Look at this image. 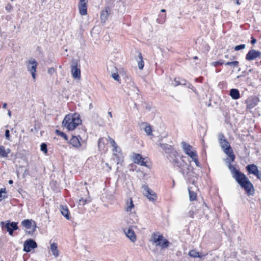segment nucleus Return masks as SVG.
I'll return each mask as SVG.
<instances>
[{"mask_svg":"<svg viewBox=\"0 0 261 261\" xmlns=\"http://www.w3.org/2000/svg\"><path fill=\"white\" fill-rule=\"evenodd\" d=\"M81 123L80 116L74 114L73 115H67L62 122V124L68 130H72Z\"/></svg>","mask_w":261,"mask_h":261,"instance_id":"1","label":"nucleus"},{"mask_svg":"<svg viewBox=\"0 0 261 261\" xmlns=\"http://www.w3.org/2000/svg\"><path fill=\"white\" fill-rule=\"evenodd\" d=\"M235 179L240 187L243 189L249 195L254 194V189L253 185L244 173L241 174Z\"/></svg>","mask_w":261,"mask_h":261,"instance_id":"2","label":"nucleus"},{"mask_svg":"<svg viewBox=\"0 0 261 261\" xmlns=\"http://www.w3.org/2000/svg\"><path fill=\"white\" fill-rule=\"evenodd\" d=\"M152 244H155L157 246H160L161 248H166L169 246V241L164 238L162 235L153 233L150 240Z\"/></svg>","mask_w":261,"mask_h":261,"instance_id":"3","label":"nucleus"},{"mask_svg":"<svg viewBox=\"0 0 261 261\" xmlns=\"http://www.w3.org/2000/svg\"><path fill=\"white\" fill-rule=\"evenodd\" d=\"M134 208V204L132 198H128L127 199L125 205L124 207V210L127 212L130 213V216L133 217L135 216V213H133V210ZM138 221V219L137 217H135L134 220H132V222L129 221L128 222L129 224H133L137 223Z\"/></svg>","mask_w":261,"mask_h":261,"instance_id":"4","label":"nucleus"},{"mask_svg":"<svg viewBox=\"0 0 261 261\" xmlns=\"http://www.w3.org/2000/svg\"><path fill=\"white\" fill-rule=\"evenodd\" d=\"M71 72L72 76L76 79L81 78V69L80 65L77 60L73 59L72 60L71 65Z\"/></svg>","mask_w":261,"mask_h":261,"instance_id":"5","label":"nucleus"},{"mask_svg":"<svg viewBox=\"0 0 261 261\" xmlns=\"http://www.w3.org/2000/svg\"><path fill=\"white\" fill-rule=\"evenodd\" d=\"M1 225L3 228H5L10 236H13V231L18 229L17 223L15 222H10V221H7L5 223L1 222Z\"/></svg>","mask_w":261,"mask_h":261,"instance_id":"6","label":"nucleus"},{"mask_svg":"<svg viewBox=\"0 0 261 261\" xmlns=\"http://www.w3.org/2000/svg\"><path fill=\"white\" fill-rule=\"evenodd\" d=\"M175 160L173 163L174 166L177 167L179 169V172L182 174H186L185 172V168H188V164L186 163L182 159L181 157H179L178 159H175Z\"/></svg>","mask_w":261,"mask_h":261,"instance_id":"7","label":"nucleus"},{"mask_svg":"<svg viewBox=\"0 0 261 261\" xmlns=\"http://www.w3.org/2000/svg\"><path fill=\"white\" fill-rule=\"evenodd\" d=\"M23 250L27 252H30L32 249L37 247V243L32 239L25 241L23 244Z\"/></svg>","mask_w":261,"mask_h":261,"instance_id":"8","label":"nucleus"},{"mask_svg":"<svg viewBox=\"0 0 261 261\" xmlns=\"http://www.w3.org/2000/svg\"><path fill=\"white\" fill-rule=\"evenodd\" d=\"M181 144L182 149L186 154L188 155L190 158L195 156L196 152L192 150L193 148L192 146L185 142H182Z\"/></svg>","mask_w":261,"mask_h":261,"instance_id":"9","label":"nucleus"},{"mask_svg":"<svg viewBox=\"0 0 261 261\" xmlns=\"http://www.w3.org/2000/svg\"><path fill=\"white\" fill-rule=\"evenodd\" d=\"M37 62L35 59L29 60L27 64L28 70L31 73L32 76L34 79H35V72L37 67Z\"/></svg>","mask_w":261,"mask_h":261,"instance_id":"10","label":"nucleus"},{"mask_svg":"<svg viewBox=\"0 0 261 261\" xmlns=\"http://www.w3.org/2000/svg\"><path fill=\"white\" fill-rule=\"evenodd\" d=\"M225 161L226 163H228V167L230 171L231 174L232 175V177L236 179L237 177L239 176L243 173L240 172L239 170L237 169L236 167L230 164V161H229L228 158L226 159Z\"/></svg>","mask_w":261,"mask_h":261,"instance_id":"11","label":"nucleus"},{"mask_svg":"<svg viewBox=\"0 0 261 261\" xmlns=\"http://www.w3.org/2000/svg\"><path fill=\"white\" fill-rule=\"evenodd\" d=\"M261 55V52L255 49H251L247 54L246 59L248 61H251L259 57Z\"/></svg>","mask_w":261,"mask_h":261,"instance_id":"12","label":"nucleus"},{"mask_svg":"<svg viewBox=\"0 0 261 261\" xmlns=\"http://www.w3.org/2000/svg\"><path fill=\"white\" fill-rule=\"evenodd\" d=\"M218 137L220 146L222 150L224 148H226L227 147H228V146H230L228 141L225 138L224 135L222 133H219Z\"/></svg>","mask_w":261,"mask_h":261,"instance_id":"13","label":"nucleus"},{"mask_svg":"<svg viewBox=\"0 0 261 261\" xmlns=\"http://www.w3.org/2000/svg\"><path fill=\"white\" fill-rule=\"evenodd\" d=\"M111 14V8L109 7H106L105 10H102L100 13L101 22L105 23Z\"/></svg>","mask_w":261,"mask_h":261,"instance_id":"14","label":"nucleus"},{"mask_svg":"<svg viewBox=\"0 0 261 261\" xmlns=\"http://www.w3.org/2000/svg\"><path fill=\"white\" fill-rule=\"evenodd\" d=\"M124 232L127 237L129 238L132 242H135L136 241V234L132 227H129L128 229H124Z\"/></svg>","mask_w":261,"mask_h":261,"instance_id":"15","label":"nucleus"},{"mask_svg":"<svg viewBox=\"0 0 261 261\" xmlns=\"http://www.w3.org/2000/svg\"><path fill=\"white\" fill-rule=\"evenodd\" d=\"M80 139H81V137L79 135H77V136H72L71 139L70 140V143L73 147L79 148L81 145Z\"/></svg>","mask_w":261,"mask_h":261,"instance_id":"16","label":"nucleus"},{"mask_svg":"<svg viewBox=\"0 0 261 261\" xmlns=\"http://www.w3.org/2000/svg\"><path fill=\"white\" fill-rule=\"evenodd\" d=\"M223 151L228 155V156L229 157V161L231 162H233L234 161L236 156L230 146H228L226 148H224L223 149Z\"/></svg>","mask_w":261,"mask_h":261,"instance_id":"17","label":"nucleus"},{"mask_svg":"<svg viewBox=\"0 0 261 261\" xmlns=\"http://www.w3.org/2000/svg\"><path fill=\"white\" fill-rule=\"evenodd\" d=\"M21 224L27 229H30L33 226L34 227L33 231L35 230L36 228V224L35 222L33 221L32 220H24L21 222Z\"/></svg>","mask_w":261,"mask_h":261,"instance_id":"18","label":"nucleus"},{"mask_svg":"<svg viewBox=\"0 0 261 261\" xmlns=\"http://www.w3.org/2000/svg\"><path fill=\"white\" fill-rule=\"evenodd\" d=\"M168 155L167 158L172 163L174 162L175 159H178L180 156L178 152L175 151L174 149H172L168 153H167Z\"/></svg>","mask_w":261,"mask_h":261,"instance_id":"19","label":"nucleus"},{"mask_svg":"<svg viewBox=\"0 0 261 261\" xmlns=\"http://www.w3.org/2000/svg\"><path fill=\"white\" fill-rule=\"evenodd\" d=\"M60 210L63 216H64L67 220L70 219L69 212L67 206L60 205Z\"/></svg>","mask_w":261,"mask_h":261,"instance_id":"20","label":"nucleus"},{"mask_svg":"<svg viewBox=\"0 0 261 261\" xmlns=\"http://www.w3.org/2000/svg\"><path fill=\"white\" fill-rule=\"evenodd\" d=\"M248 174L254 175L258 170L257 166L255 164H250L246 167Z\"/></svg>","mask_w":261,"mask_h":261,"instance_id":"21","label":"nucleus"},{"mask_svg":"<svg viewBox=\"0 0 261 261\" xmlns=\"http://www.w3.org/2000/svg\"><path fill=\"white\" fill-rule=\"evenodd\" d=\"M142 193L144 196H154L155 193L146 185L142 187Z\"/></svg>","mask_w":261,"mask_h":261,"instance_id":"22","label":"nucleus"},{"mask_svg":"<svg viewBox=\"0 0 261 261\" xmlns=\"http://www.w3.org/2000/svg\"><path fill=\"white\" fill-rule=\"evenodd\" d=\"M11 152V150L9 148L6 149L5 146L0 145V157L6 158L8 154Z\"/></svg>","mask_w":261,"mask_h":261,"instance_id":"23","label":"nucleus"},{"mask_svg":"<svg viewBox=\"0 0 261 261\" xmlns=\"http://www.w3.org/2000/svg\"><path fill=\"white\" fill-rule=\"evenodd\" d=\"M229 95L233 99H238L240 97L239 91L237 89H231L230 90Z\"/></svg>","mask_w":261,"mask_h":261,"instance_id":"24","label":"nucleus"},{"mask_svg":"<svg viewBox=\"0 0 261 261\" xmlns=\"http://www.w3.org/2000/svg\"><path fill=\"white\" fill-rule=\"evenodd\" d=\"M192 167L188 165V168H185V172L186 174H182V175L187 177L188 179H190L192 176H193V172L192 171Z\"/></svg>","mask_w":261,"mask_h":261,"instance_id":"25","label":"nucleus"},{"mask_svg":"<svg viewBox=\"0 0 261 261\" xmlns=\"http://www.w3.org/2000/svg\"><path fill=\"white\" fill-rule=\"evenodd\" d=\"M91 201V197H82L79 200V205H84Z\"/></svg>","mask_w":261,"mask_h":261,"instance_id":"26","label":"nucleus"},{"mask_svg":"<svg viewBox=\"0 0 261 261\" xmlns=\"http://www.w3.org/2000/svg\"><path fill=\"white\" fill-rule=\"evenodd\" d=\"M161 148L165 151L166 153H168L172 149H173V147L171 145H168L167 144H160Z\"/></svg>","mask_w":261,"mask_h":261,"instance_id":"27","label":"nucleus"},{"mask_svg":"<svg viewBox=\"0 0 261 261\" xmlns=\"http://www.w3.org/2000/svg\"><path fill=\"white\" fill-rule=\"evenodd\" d=\"M50 249L51 250L53 254L55 256L57 257L59 256V251L57 249V245L56 243H53L50 246Z\"/></svg>","mask_w":261,"mask_h":261,"instance_id":"28","label":"nucleus"},{"mask_svg":"<svg viewBox=\"0 0 261 261\" xmlns=\"http://www.w3.org/2000/svg\"><path fill=\"white\" fill-rule=\"evenodd\" d=\"M133 158L134 163L138 164L141 163V160L143 158L142 156L139 153H134Z\"/></svg>","mask_w":261,"mask_h":261,"instance_id":"29","label":"nucleus"},{"mask_svg":"<svg viewBox=\"0 0 261 261\" xmlns=\"http://www.w3.org/2000/svg\"><path fill=\"white\" fill-rule=\"evenodd\" d=\"M138 59H139V60H138V68L140 70H142V69H143V68L144 67V61L143 60V57H142L141 53H139V54H138Z\"/></svg>","mask_w":261,"mask_h":261,"instance_id":"30","label":"nucleus"},{"mask_svg":"<svg viewBox=\"0 0 261 261\" xmlns=\"http://www.w3.org/2000/svg\"><path fill=\"white\" fill-rule=\"evenodd\" d=\"M79 10L81 15H85L87 14V5H79Z\"/></svg>","mask_w":261,"mask_h":261,"instance_id":"31","label":"nucleus"},{"mask_svg":"<svg viewBox=\"0 0 261 261\" xmlns=\"http://www.w3.org/2000/svg\"><path fill=\"white\" fill-rule=\"evenodd\" d=\"M226 65L230 66L233 69L237 68L239 66V63L238 61H234L231 62H227L225 63Z\"/></svg>","mask_w":261,"mask_h":261,"instance_id":"32","label":"nucleus"},{"mask_svg":"<svg viewBox=\"0 0 261 261\" xmlns=\"http://www.w3.org/2000/svg\"><path fill=\"white\" fill-rule=\"evenodd\" d=\"M189 255L192 257H197L199 256V252L195 250H192L189 252Z\"/></svg>","mask_w":261,"mask_h":261,"instance_id":"33","label":"nucleus"},{"mask_svg":"<svg viewBox=\"0 0 261 261\" xmlns=\"http://www.w3.org/2000/svg\"><path fill=\"white\" fill-rule=\"evenodd\" d=\"M144 130H145V131L147 135L149 136V135H152V129H151V126L150 125H148L146 126L145 127Z\"/></svg>","mask_w":261,"mask_h":261,"instance_id":"34","label":"nucleus"},{"mask_svg":"<svg viewBox=\"0 0 261 261\" xmlns=\"http://www.w3.org/2000/svg\"><path fill=\"white\" fill-rule=\"evenodd\" d=\"M56 134L58 136L63 137L66 140H68L67 136L65 133H64L63 132H61L59 130H57V129L56 130Z\"/></svg>","mask_w":261,"mask_h":261,"instance_id":"35","label":"nucleus"},{"mask_svg":"<svg viewBox=\"0 0 261 261\" xmlns=\"http://www.w3.org/2000/svg\"><path fill=\"white\" fill-rule=\"evenodd\" d=\"M225 61H223V60H219L218 61L213 62L212 64L214 66L216 67L219 65H222L223 64H225Z\"/></svg>","mask_w":261,"mask_h":261,"instance_id":"36","label":"nucleus"},{"mask_svg":"<svg viewBox=\"0 0 261 261\" xmlns=\"http://www.w3.org/2000/svg\"><path fill=\"white\" fill-rule=\"evenodd\" d=\"M41 150L42 151L45 153H46L47 152V145L43 143L41 144L40 146Z\"/></svg>","mask_w":261,"mask_h":261,"instance_id":"37","label":"nucleus"},{"mask_svg":"<svg viewBox=\"0 0 261 261\" xmlns=\"http://www.w3.org/2000/svg\"><path fill=\"white\" fill-rule=\"evenodd\" d=\"M245 47H246L245 44L238 45L234 47V50H237V51L240 50L241 49H244L245 48Z\"/></svg>","mask_w":261,"mask_h":261,"instance_id":"38","label":"nucleus"},{"mask_svg":"<svg viewBox=\"0 0 261 261\" xmlns=\"http://www.w3.org/2000/svg\"><path fill=\"white\" fill-rule=\"evenodd\" d=\"M110 142L111 145L113 147V148H118V146L115 142L114 140L112 138L109 137Z\"/></svg>","mask_w":261,"mask_h":261,"instance_id":"39","label":"nucleus"},{"mask_svg":"<svg viewBox=\"0 0 261 261\" xmlns=\"http://www.w3.org/2000/svg\"><path fill=\"white\" fill-rule=\"evenodd\" d=\"M258 179L261 181V170H258L255 174H254Z\"/></svg>","mask_w":261,"mask_h":261,"instance_id":"40","label":"nucleus"},{"mask_svg":"<svg viewBox=\"0 0 261 261\" xmlns=\"http://www.w3.org/2000/svg\"><path fill=\"white\" fill-rule=\"evenodd\" d=\"M193 161L195 163L196 165L197 166H199V162H198V158H197V155L196 154V153H195V156H194V158H191Z\"/></svg>","mask_w":261,"mask_h":261,"instance_id":"41","label":"nucleus"},{"mask_svg":"<svg viewBox=\"0 0 261 261\" xmlns=\"http://www.w3.org/2000/svg\"><path fill=\"white\" fill-rule=\"evenodd\" d=\"M112 77L116 81H119V76L118 73H114L112 74Z\"/></svg>","mask_w":261,"mask_h":261,"instance_id":"42","label":"nucleus"},{"mask_svg":"<svg viewBox=\"0 0 261 261\" xmlns=\"http://www.w3.org/2000/svg\"><path fill=\"white\" fill-rule=\"evenodd\" d=\"M174 82L175 83L174 84V86H176L179 85H185V83H181L179 81L177 80V79L176 78H175L174 79Z\"/></svg>","mask_w":261,"mask_h":261,"instance_id":"43","label":"nucleus"},{"mask_svg":"<svg viewBox=\"0 0 261 261\" xmlns=\"http://www.w3.org/2000/svg\"><path fill=\"white\" fill-rule=\"evenodd\" d=\"M147 161V160L145 161V159L143 158V159L141 160V163H139V165L147 167V165H146Z\"/></svg>","mask_w":261,"mask_h":261,"instance_id":"44","label":"nucleus"},{"mask_svg":"<svg viewBox=\"0 0 261 261\" xmlns=\"http://www.w3.org/2000/svg\"><path fill=\"white\" fill-rule=\"evenodd\" d=\"M5 137L7 140H10V131L9 129H6L5 131Z\"/></svg>","mask_w":261,"mask_h":261,"instance_id":"45","label":"nucleus"},{"mask_svg":"<svg viewBox=\"0 0 261 261\" xmlns=\"http://www.w3.org/2000/svg\"><path fill=\"white\" fill-rule=\"evenodd\" d=\"M55 72V69L53 67H51V68H48V71H47L48 73H49L50 74H52Z\"/></svg>","mask_w":261,"mask_h":261,"instance_id":"46","label":"nucleus"},{"mask_svg":"<svg viewBox=\"0 0 261 261\" xmlns=\"http://www.w3.org/2000/svg\"><path fill=\"white\" fill-rule=\"evenodd\" d=\"M147 199L152 202H154L156 200V197H147Z\"/></svg>","mask_w":261,"mask_h":261,"instance_id":"47","label":"nucleus"},{"mask_svg":"<svg viewBox=\"0 0 261 261\" xmlns=\"http://www.w3.org/2000/svg\"><path fill=\"white\" fill-rule=\"evenodd\" d=\"M194 215V210L192 209V210L189 211V212L188 213V215L190 217L193 218Z\"/></svg>","mask_w":261,"mask_h":261,"instance_id":"48","label":"nucleus"},{"mask_svg":"<svg viewBox=\"0 0 261 261\" xmlns=\"http://www.w3.org/2000/svg\"><path fill=\"white\" fill-rule=\"evenodd\" d=\"M88 0H80V3L79 5H87Z\"/></svg>","mask_w":261,"mask_h":261,"instance_id":"49","label":"nucleus"},{"mask_svg":"<svg viewBox=\"0 0 261 261\" xmlns=\"http://www.w3.org/2000/svg\"><path fill=\"white\" fill-rule=\"evenodd\" d=\"M12 9V7L11 5L10 4H8L6 6V9L9 11H10L11 9Z\"/></svg>","mask_w":261,"mask_h":261,"instance_id":"50","label":"nucleus"},{"mask_svg":"<svg viewBox=\"0 0 261 261\" xmlns=\"http://www.w3.org/2000/svg\"><path fill=\"white\" fill-rule=\"evenodd\" d=\"M256 39H255L254 37H251V43L252 44H254L256 43Z\"/></svg>","mask_w":261,"mask_h":261,"instance_id":"51","label":"nucleus"},{"mask_svg":"<svg viewBox=\"0 0 261 261\" xmlns=\"http://www.w3.org/2000/svg\"><path fill=\"white\" fill-rule=\"evenodd\" d=\"M6 193V188H2L0 190V193L1 195L2 196V193Z\"/></svg>","mask_w":261,"mask_h":261,"instance_id":"52","label":"nucleus"},{"mask_svg":"<svg viewBox=\"0 0 261 261\" xmlns=\"http://www.w3.org/2000/svg\"><path fill=\"white\" fill-rule=\"evenodd\" d=\"M189 190V196H196L194 193V192H192L191 191L188 189Z\"/></svg>","mask_w":261,"mask_h":261,"instance_id":"53","label":"nucleus"},{"mask_svg":"<svg viewBox=\"0 0 261 261\" xmlns=\"http://www.w3.org/2000/svg\"><path fill=\"white\" fill-rule=\"evenodd\" d=\"M196 197H190V200L191 201L196 200Z\"/></svg>","mask_w":261,"mask_h":261,"instance_id":"54","label":"nucleus"},{"mask_svg":"<svg viewBox=\"0 0 261 261\" xmlns=\"http://www.w3.org/2000/svg\"><path fill=\"white\" fill-rule=\"evenodd\" d=\"M256 103H254V104H249L248 105V107H249V108H253L255 106H256Z\"/></svg>","mask_w":261,"mask_h":261,"instance_id":"55","label":"nucleus"},{"mask_svg":"<svg viewBox=\"0 0 261 261\" xmlns=\"http://www.w3.org/2000/svg\"><path fill=\"white\" fill-rule=\"evenodd\" d=\"M119 149V147H118V148H113V151H114V152H118V151H119V150H118Z\"/></svg>","mask_w":261,"mask_h":261,"instance_id":"56","label":"nucleus"},{"mask_svg":"<svg viewBox=\"0 0 261 261\" xmlns=\"http://www.w3.org/2000/svg\"><path fill=\"white\" fill-rule=\"evenodd\" d=\"M204 256H205V255H201L200 253H199V256H197V257L202 258Z\"/></svg>","mask_w":261,"mask_h":261,"instance_id":"57","label":"nucleus"},{"mask_svg":"<svg viewBox=\"0 0 261 261\" xmlns=\"http://www.w3.org/2000/svg\"><path fill=\"white\" fill-rule=\"evenodd\" d=\"M7 103H4L3 104V108L4 109H6L7 108Z\"/></svg>","mask_w":261,"mask_h":261,"instance_id":"58","label":"nucleus"},{"mask_svg":"<svg viewBox=\"0 0 261 261\" xmlns=\"http://www.w3.org/2000/svg\"><path fill=\"white\" fill-rule=\"evenodd\" d=\"M8 115H9V117L11 116V112L10 110H8Z\"/></svg>","mask_w":261,"mask_h":261,"instance_id":"59","label":"nucleus"},{"mask_svg":"<svg viewBox=\"0 0 261 261\" xmlns=\"http://www.w3.org/2000/svg\"><path fill=\"white\" fill-rule=\"evenodd\" d=\"M108 114H109V115L110 116V117L111 118H112V113L111 112H108Z\"/></svg>","mask_w":261,"mask_h":261,"instance_id":"60","label":"nucleus"},{"mask_svg":"<svg viewBox=\"0 0 261 261\" xmlns=\"http://www.w3.org/2000/svg\"><path fill=\"white\" fill-rule=\"evenodd\" d=\"M13 181L12 180H9V184H13Z\"/></svg>","mask_w":261,"mask_h":261,"instance_id":"61","label":"nucleus"},{"mask_svg":"<svg viewBox=\"0 0 261 261\" xmlns=\"http://www.w3.org/2000/svg\"><path fill=\"white\" fill-rule=\"evenodd\" d=\"M5 197H0V201H2L3 200H4Z\"/></svg>","mask_w":261,"mask_h":261,"instance_id":"62","label":"nucleus"},{"mask_svg":"<svg viewBox=\"0 0 261 261\" xmlns=\"http://www.w3.org/2000/svg\"><path fill=\"white\" fill-rule=\"evenodd\" d=\"M181 83H185V85L186 84V81L185 80H181V81L180 82Z\"/></svg>","mask_w":261,"mask_h":261,"instance_id":"63","label":"nucleus"},{"mask_svg":"<svg viewBox=\"0 0 261 261\" xmlns=\"http://www.w3.org/2000/svg\"><path fill=\"white\" fill-rule=\"evenodd\" d=\"M224 57L226 59H228V55H226L224 56Z\"/></svg>","mask_w":261,"mask_h":261,"instance_id":"64","label":"nucleus"}]
</instances>
